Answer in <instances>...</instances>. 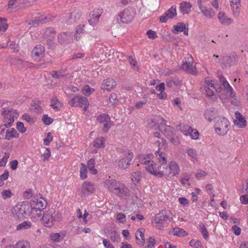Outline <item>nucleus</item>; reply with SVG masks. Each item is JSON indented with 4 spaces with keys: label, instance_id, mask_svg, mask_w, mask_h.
Here are the masks:
<instances>
[{
    "label": "nucleus",
    "instance_id": "f257e3e1",
    "mask_svg": "<svg viewBox=\"0 0 248 248\" xmlns=\"http://www.w3.org/2000/svg\"><path fill=\"white\" fill-rule=\"evenodd\" d=\"M105 186L109 191L122 198H125L129 195V190L125 185L110 177L105 181Z\"/></svg>",
    "mask_w": 248,
    "mask_h": 248
},
{
    "label": "nucleus",
    "instance_id": "f03ea898",
    "mask_svg": "<svg viewBox=\"0 0 248 248\" xmlns=\"http://www.w3.org/2000/svg\"><path fill=\"white\" fill-rule=\"evenodd\" d=\"M135 9L133 7H129L124 9L122 12L119 13L117 16V21L119 20L123 23H128L134 18L135 15Z\"/></svg>",
    "mask_w": 248,
    "mask_h": 248
},
{
    "label": "nucleus",
    "instance_id": "7ed1b4c3",
    "mask_svg": "<svg viewBox=\"0 0 248 248\" xmlns=\"http://www.w3.org/2000/svg\"><path fill=\"white\" fill-rule=\"evenodd\" d=\"M229 125L230 123L226 118H220L215 125V131L219 135H225L229 131Z\"/></svg>",
    "mask_w": 248,
    "mask_h": 248
},
{
    "label": "nucleus",
    "instance_id": "20e7f679",
    "mask_svg": "<svg viewBox=\"0 0 248 248\" xmlns=\"http://www.w3.org/2000/svg\"><path fill=\"white\" fill-rule=\"evenodd\" d=\"M31 213L38 214L37 212H41L46 206V201L43 198L34 199L31 201Z\"/></svg>",
    "mask_w": 248,
    "mask_h": 248
},
{
    "label": "nucleus",
    "instance_id": "39448f33",
    "mask_svg": "<svg viewBox=\"0 0 248 248\" xmlns=\"http://www.w3.org/2000/svg\"><path fill=\"white\" fill-rule=\"evenodd\" d=\"M2 115L4 116V122L7 124V126L11 127L14 122L15 118L18 117V113L16 110L10 108L8 111H3Z\"/></svg>",
    "mask_w": 248,
    "mask_h": 248
},
{
    "label": "nucleus",
    "instance_id": "423d86ee",
    "mask_svg": "<svg viewBox=\"0 0 248 248\" xmlns=\"http://www.w3.org/2000/svg\"><path fill=\"white\" fill-rule=\"evenodd\" d=\"M29 205L26 204H17L14 208L13 213L18 219H23L27 215V210L29 208Z\"/></svg>",
    "mask_w": 248,
    "mask_h": 248
},
{
    "label": "nucleus",
    "instance_id": "0eeeda50",
    "mask_svg": "<svg viewBox=\"0 0 248 248\" xmlns=\"http://www.w3.org/2000/svg\"><path fill=\"white\" fill-rule=\"evenodd\" d=\"M222 64L226 67L232 66L236 64L238 61V56L235 53L224 56L222 59Z\"/></svg>",
    "mask_w": 248,
    "mask_h": 248
},
{
    "label": "nucleus",
    "instance_id": "6e6552de",
    "mask_svg": "<svg viewBox=\"0 0 248 248\" xmlns=\"http://www.w3.org/2000/svg\"><path fill=\"white\" fill-rule=\"evenodd\" d=\"M172 214L169 210H162L155 216V220L160 221L163 223L167 221H170L172 219Z\"/></svg>",
    "mask_w": 248,
    "mask_h": 248
},
{
    "label": "nucleus",
    "instance_id": "1a4fd4ad",
    "mask_svg": "<svg viewBox=\"0 0 248 248\" xmlns=\"http://www.w3.org/2000/svg\"><path fill=\"white\" fill-rule=\"evenodd\" d=\"M41 221L42 223L46 227H51L54 225L55 219L52 212H48L43 214Z\"/></svg>",
    "mask_w": 248,
    "mask_h": 248
},
{
    "label": "nucleus",
    "instance_id": "9d476101",
    "mask_svg": "<svg viewBox=\"0 0 248 248\" xmlns=\"http://www.w3.org/2000/svg\"><path fill=\"white\" fill-rule=\"evenodd\" d=\"M177 15L176 6L172 5L165 14L160 17V21L163 23H166L169 19H171Z\"/></svg>",
    "mask_w": 248,
    "mask_h": 248
},
{
    "label": "nucleus",
    "instance_id": "9b49d317",
    "mask_svg": "<svg viewBox=\"0 0 248 248\" xmlns=\"http://www.w3.org/2000/svg\"><path fill=\"white\" fill-rule=\"evenodd\" d=\"M95 191V187L93 184L85 181L81 186V193L84 196H88L93 193Z\"/></svg>",
    "mask_w": 248,
    "mask_h": 248
},
{
    "label": "nucleus",
    "instance_id": "f8f14e48",
    "mask_svg": "<svg viewBox=\"0 0 248 248\" xmlns=\"http://www.w3.org/2000/svg\"><path fill=\"white\" fill-rule=\"evenodd\" d=\"M133 158L132 152L128 151V155L125 157L122 158L119 160L118 166L119 168L125 170L127 169L130 165V163Z\"/></svg>",
    "mask_w": 248,
    "mask_h": 248
},
{
    "label": "nucleus",
    "instance_id": "ddd939ff",
    "mask_svg": "<svg viewBox=\"0 0 248 248\" xmlns=\"http://www.w3.org/2000/svg\"><path fill=\"white\" fill-rule=\"evenodd\" d=\"M103 10L101 8H97L93 10L91 13V19H89V22L90 25L93 26L98 21L99 18L100 17Z\"/></svg>",
    "mask_w": 248,
    "mask_h": 248
},
{
    "label": "nucleus",
    "instance_id": "4468645a",
    "mask_svg": "<svg viewBox=\"0 0 248 248\" xmlns=\"http://www.w3.org/2000/svg\"><path fill=\"white\" fill-rule=\"evenodd\" d=\"M80 11L79 10H74L65 21V23L69 25L76 23L80 18Z\"/></svg>",
    "mask_w": 248,
    "mask_h": 248
},
{
    "label": "nucleus",
    "instance_id": "2eb2a0df",
    "mask_svg": "<svg viewBox=\"0 0 248 248\" xmlns=\"http://www.w3.org/2000/svg\"><path fill=\"white\" fill-rule=\"evenodd\" d=\"M236 120L234 121V124L240 128H243L246 126L247 122L243 115L238 111L235 113Z\"/></svg>",
    "mask_w": 248,
    "mask_h": 248
},
{
    "label": "nucleus",
    "instance_id": "dca6fc26",
    "mask_svg": "<svg viewBox=\"0 0 248 248\" xmlns=\"http://www.w3.org/2000/svg\"><path fill=\"white\" fill-rule=\"evenodd\" d=\"M192 62H193V58L191 56H188L185 60L183 62V64L182 65V68L185 71H188L190 73H193V69L192 67Z\"/></svg>",
    "mask_w": 248,
    "mask_h": 248
},
{
    "label": "nucleus",
    "instance_id": "f3484780",
    "mask_svg": "<svg viewBox=\"0 0 248 248\" xmlns=\"http://www.w3.org/2000/svg\"><path fill=\"white\" fill-rule=\"evenodd\" d=\"M202 13L207 18H212L215 15L214 11L210 7L205 6H199Z\"/></svg>",
    "mask_w": 248,
    "mask_h": 248
},
{
    "label": "nucleus",
    "instance_id": "a211bd4d",
    "mask_svg": "<svg viewBox=\"0 0 248 248\" xmlns=\"http://www.w3.org/2000/svg\"><path fill=\"white\" fill-rule=\"evenodd\" d=\"M144 232L145 229L142 228H140L138 229L136 233V239L137 241V244L141 246L144 245L145 241L144 239Z\"/></svg>",
    "mask_w": 248,
    "mask_h": 248
},
{
    "label": "nucleus",
    "instance_id": "6ab92c4d",
    "mask_svg": "<svg viewBox=\"0 0 248 248\" xmlns=\"http://www.w3.org/2000/svg\"><path fill=\"white\" fill-rule=\"evenodd\" d=\"M217 18L220 23L224 25L228 26L232 22V19L228 17L224 12H220L218 14Z\"/></svg>",
    "mask_w": 248,
    "mask_h": 248
},
{
    "label": "nucleus",
    "instance_id": "aec40b11",
    "mask_svg": "<svg viewBox=\"0 0 248 248\" xmlns=\"http://www.w3.org/2000/svg\"><path fill=\"white\" fill-rule=\"evenodd\" d=\"M116 86V81L111 78H108L104 80V83L102 85V88L108 91H110Z\"/></svg>",
    "mask_w": 248,
    "mask_h": 248
},
{
    "label": "nucleus",
    "instance_id": "412c9836",
    "mask_svg": "<svg viewBox=\"0 0 248 248\" xmlns=\"http://www.w3.org/2000/svg\"><path fill=\"white\" fill-rule=\"evenodd\" d=\"M56 32L53 28H48L46 29L43 36L44 38L50 42L53 41L55 38Z\"/></svg>",
    "mask_w": 248,
    "mask_h": 248
},
{
    "label": "nucleus",
    "instance_id": "4be33fe9",
    "mask_svg": "<svg viewBox=\"0 0 248 248\" xmlns=\"http://www.w3.org/2000/svg\"><path fill=\"white\" fill-rule=\"evenodd\" d=\"M45 52L44 47L42 46L39 45L35 46L31 52L32 56L33 58L42 57Z\"/></svg>",
    "mask_w": 248,
    "mask_h": 248
},
{
    "label": "nucleus",
    "instance_id": "5701e85b",
    "mask_svg": "<svg viewBox=\"0 0 248 248\" xmlns=\"http://www.w3.org/2000/svg\"><path fill=\"white\" fill-rule=\"evenodd\" d=\"M217 110L215 108H211L205 110L204 116L205 119L210 122L214 119Z\"/></svg>",
    "mask_w": 248,
    "mask_h": 248
},
{
    "label": "nucleus",
    "instance_id": "b1692460",
    "mask_svg": "<svg viewBox=\"0 0 248 248\" xmlns=\"http://www.w3.org/2000/svg\"><path fill=\"white\" fill-rule=\"evenodd\" d=\"M192 4L190 2L183 1L180 4V10L183 14H188L191 10Z\"/></svg>",
    "mask_w": 248,
    "mask_h": 248
},
{
    "label": "nucleus",
    "instance_id": "393cba45",
    "mask_svg": "<svg viewBox=\"0 0 248 248\" xmlns=\"http://www.w3.org/2000/svg\"><path fill=\"white\" fill-rule=\"evenodd\" d=\"M77 107L84 108V109L86 110L89 106L88 99L83 96H77Z\"/></svg>",
    "mask_w": 248,
    "mask_h": 248
},
{
    "label": "nucleus",
    "instance_id": "a878e982",
    "mask_svg": "<svg viewBox=\"0 0 248 248\" xmlns=\"http://www.w3.org/2000/svg\"><path fill=\"white\" fill-rule=\"evenodd\" d=\"M62 104L56 96H53L51 99V104L50 106L55 111H58L60 110Z\"/></svg>",
    "mask_w": 248,
    "mask_h": 248
},
{
    "label": "nucleus",
    "instance_id": "bb28decb",
    "mask_svg": "<svg viewBox=\"0 0 248 248\" xmlns=\"http://www.w3.org/2000/svg\"><path fill=\"white\" fill-rule=\"evenodd\" d=\"M70 37L71 35L69 32H62L58 37V41L61 44L63 45L69 41Z\"/></svg>",
    "mask_w": 248,
    "mask_h": 248
},
{
    "label": "nucleus",
    "instance_id": "cd10ccee",
    "mask_svg": "<svg viewBox=\"0 0 248 248\" xmlns=\"http://www.w3.org/2000/svg\"><path fill=\"white\" fill-rule=\"evenodd\" d=\"M224 88L225 91L226 92L227 95L230 96V97L234 98L236 97V95L232 88L231 86L228 82H224L222 85Z\"/></svg>",
    "mask_w": 248,
    "mask_h": 248
},
{
    "label": "nucleus",
    "instance_id": "c85d7f7f",
    "mask_svg": "<svg viewBox=\"0 0 248 248\" xmlns=\"http://www.w3.org/2000/svg\"><path fill=\"white\" fill-rule=\"evenodd\" d=\"M169 167L173 176H176L179 174L180 171L179 167L175 161H170L169 163Z\"/></svg>",
    "mask_w": 248,
    "mask_h": 248
},
{
    "label": "nucleus",
    "instance_id": "c756f323",
    "mask_svg": "<svg viewBox=\"0 0 248 248\" xmlns=\"http://www.w3.org/2000/svg\"><path fill=\"white\" fill-rule=\"evenodd\" d=\"M172 234L174 236L179 237H184L188 235V233L184 229L178 227H176L173 229L172 231Z\"/></svg>",
    "mask_w": 248,
    "mask_h": 248
},
{
    "label": "nucleus",
    "instance_id": "7c9ffc66",
    "mask_svg": "<svg viewBox=\"0 0 248 248\" xmlns=\"http://www.w3.org/2000/svg\"><path fill=\"white\" fill-rule=\"evenodd\" d=\"M174 129L170 125H166L164 129V134L166 137L170 140L173 139V136L174 135Z\"/></svg>",
    "mask_w": 248,
    "mask_h": 248
},
{
    "label": "nucleus",
    "instance_id": "2f4dec72",
    "mask_svg": "<svg viewBox=\"0 0 248 248\" xmlns=\"http://www.w3.org/2000/svg\"><path fill=\"white\" fill-rule=\"evenodd\" d=\"M155 154L159 162L162 163V165H166L167 158L165 153L163 152H160L159 150H158L155 152Z\"/></svg>",
    "mask_w": 248,
    "mask_h": 248
},
{
    "label": "nucleus",
    "instance_id": "473e14b6",
    "mask_svg": "<svg viewBox=\"0 0 248 248\" xmlns=\"http://www.w3.org/2000/svg\"><path fill=\"white\" fill-rule=\"evenodd\" d=\"M18 136L19 134L16 130L14 128H12L10 130H7L5 139L7 140H10L11 138H18Z\"/></svg>",
    "mask_w": 248,
    "mask_h": 248
},
{
    "label": "nucleus",
    "instance_id": "72a5a7b5",
    "mask_svg": "<svg viewBox=\"0 0 248 248\" xmlns=\"http://www.w3.org/2000/svg\"><path fill=\"white\" fill-rule=\"evenodd\" d=\"M47 19V16H40L36 17L32 20V26L37 27L39 25L44 23Z\"/></svg>",
    "mask_w": 248,
    "mask_h": 248
},
{
    "label": "nucleus",
    "instance_id": "f704fd0d",
    "mask_svg": "<svg viewBox=\"0 0 248 248\" xmlns=\"http://www.w3.org/2000/svg\"><path fill=\"white\" fill-rule=\"evenodd\" d=\"M104 138L103 137H100L96 138L93 141V145L95 148H103L105 147Z\"/></svg>",
    "mask_w": 248,
    "mask_h": 248
},
{
    "label": "nucleus",
    "instance_id": "c9c22d12",
    "mask_svg": "<svg viewBox=\"0 0 248 248\" xmlns=\"http://www.w3.org/2000/svg\"><path fill=\"white\" fill-rule=\"evenodd\" d=\"M84 26V25H79L77 27L75 34V37L77 40H78L80 38L81 34L84 33L85 30L83 28Z\"/></svg>",
    "mask_w": 248,
    "mask_h": 248
},
{
    "label": "nucleus",
    "instance_id": "e433bc0d",
    "mask_svg": "<svg viewBox=\"0 0 248 248\" xmlns=\"http://www.w3.org/2000/svg\"><path fill=\"white\" fill-rule=\"evenodd\" d=\"M32 224L30 221H24L17 226L16 230L19 231L28 229L30 228Z\"/></svg>",
    "mask_w": 248,
    "mask_h": 248
},
{
    "label": "nucleus",
    "instance_id": "4c0bfd02",
    "mask_svg": "<svg viewBox=\"0 0 248 248\" xmlns=\"http://www.w3.org/2000/svg\"><path fill=\"white\" fill-rule=\"evenodd\" d=\"M154 161L152 160H147L144 162L145 165L149 164L146 166L145 169L147 171L150 172L152 174H154L155 171V169L153 166Z\"/></svg>",
    "mask_w": 248,
    "mask_h": 248
},
{
    "label": "nucleus",
    "instance_id": "58836bf2",
    "mask_svg": "<svg viewBox=\"0 0 248 248\" xmlns=\"http://www.w3.org/2000/svg\"><path fill=\"white\" fill-rule=\"evenodd\" d=\"M177 127L178 130L182 132L186 136L188 135L189 131H190V129L191 128V127L188 125H184L182 124L178 125Z\"/></svg>",
    "mask_w": 248,
    "mask_h": 248
},
{
    "label": "nucleus",
    "instance_id": "ea45409f",
    "mask_svg": "<svg viewBox=\"0 0 248 248\" xmlns=\"http://www.w3.org/2000/svg\"><path fill=\"white\" fill-rule=\"evenodd\" d=\"M31 109L34 111L40 113L41 112L42 108L40 105V102L38 100H33L31 104Z\"/></svg>",
    "mask_w": 248,
    "mask_h": 248
},
{
    "label": "nucleus",
    "instance_id": "a19ab883",
    "mask_svg": "<svg viewBox=\"0 0 248 248\" xmlns=\"http://www.w3.org/2000/svg\"><path fill=\"white\" fill-rule=\"evenodd\" d=\"M50 237L54 242H60L64 237V235L60 233H53L50 235Z\"/></svg>",
    "mask_w": 248,
    "mask_h": 248
},
{
    "label": "nucleus",
    "instance_id": "79ce46f5",
    "mask_svg": "<svg viewBox=\"0 0 248 248\" xmlns=\"http://www.w3.org/2000/svg\"><path fill=\"white\" fill-rule=\"evenodd\" d=\"M186 25L183 22H179L176 25L173 26L174 31L173 32L175 34H177L178 32H182L185 29Z\"/></svg>",
    "mask_w": 248,
    "mask_h": 248
},
{
    "label": "nucleus",
    "instance_id": "37998d69",
    "mask_svg": "<svg viewBox=\"0 0 248 248\" xmlns=\"http://www.w3.org/2000/svg\"><path fill=\"white\" fill-rule=\"evenodd\" d=\"M240 1L241 0H231L232 8L233 11L235 10V12L237 13L239 12Z\"/></svg>",
    "mask_w": 248,
    "mask_h": 248
},
{
    "label": "nucleus",
    "instance_id": "c03bdc74",
    "mask_svg": "<svg viewBox=\"0 0 248 248\" xmlns=\"http://www.w3.org/2000/svg\"><path fill=\"white\" fill-rule=\"evenodd\" d=\"M199 228L201 232L203 235V238L205 239H207L209 237V233L208 231H207L205 226L202 222H201L200 223Z\"/></svg>",
    "mask_w": 248,
    "mask_h": 248
},
{
    "label": "nucleus",
    "instance_id": "a18cd8bd",
    "mask_svg": "<svg viewBox=\"0 0 248 248\" xmlns=\"http://www.w3.org/2000/svg\"><path fill=\"white\" fill-rule=\"evenodd\" d=\"M87 167L89 170L92 171L93 174H96L97 171L94 169V160L93 158H91L87 163Z\"/></svg>",
    "mask_w": 248,
    "mask_h": 248
},
{
    "label": "nucleus",
    "instance_id": "49530a36",
    "mask_svg": "<svg viewBox=\"0 0 248 248\" xmlns=\"http://www.w3.org/2000/svg\"><path fill=\"white\" fill-rule=\"evenodd\" d=\"M110 240L113 242H119L121 238L119 234L116 231H112L110 233Z\"/></svg>",
    "mask_w": 248,
    "mask_h": 248
},
{
    "label": "nucleus",
    "instance_id": "de8ad7c7",
    "mask_svg": "<svg viewBox=\"0 0 248 248\" xmlns=\"http://www.w3.org/2000/svg\"><path fill=\"white\" fill-rule=\"evenodd\" d=\"M110 118L108 114H100L97 118V120L101 123H103L105 122H109L110 121Z\"/></svg>",
    "mask_w": 248,
    "mask_h": 248
},
{
    "label": "nucleus",
    "instance_id": "09e8293b",
    "mask_svg": "<svg viewBox=\"0 0 248 248\" xmlns=\"http://www.w3.org/2000/svg\"><path fill=\"white\" fill-rule=\"evenodd\" d=\"M15 247V248H30V244L26 241H20L16 243Z\"/></svg>",
    "mask_w": 248,
    "mask_h": 248
},
{
    "label": "nucleus",
    "instance_id": "8fccbe9b",
    "mask_svg": "<svg viewBox=\"0 0 248 248\" xmlns=\"http://www.w3.org/2000/svg\"><path fill=\"white\" fill-rule=\"evenodd\" d=\"M81 168L80 170V178L82 179H85L87 177V168L86 165L82 163L81 164Z\"/></svg>",
    "mask_w": 248,
    "mask_h": 248
},
{
    "label": "nucleus",
    "instance_id": "3c124183",
    "mask_svg": "<svg viewBox=\"0 0 248 248\" xmlns=\"http://www.w3.org/2000/svg\"><path fill=\"white\" fill-rule=\"evenodd\" d=\"M131 177L132 182L134 184H136V183H138L140 179V172H136L132 173Z\"/></svg>",
    "mask_w": 248,
    "mask_h": 248
},
{
    "label": "nucleus",
    "instance_id": "603ef678",
    "mask_svg": "<svg viewBox=\"0 0 248 248\" xmlns=\"http://www.w3.org/2000/svg\"><path fill=\"white\" fill-rule=\"evenodd\" d=\"M6 19L0 17V31H5L8 28V25L6 24Z\"/></svg>",
    "mask_w": 248,
    "mask_h": 248
},
{
    "label": "nucleus",
    "instance_id": "864d4df0",
    "mask_svg": "<svg viewBox=\"0 0 248 248\" xmlns=\"http://www.w3.org/2000/svg\"><path fill=\"white\" fill-rule=\"evenodd\" d=\"M190 246L195 248H200L202 247V244L199 240L192 239L189 243Z\"/></svg>",
    "mask_w": 248,
    "mask_h": 248
},
{
    "label": "nucleus",
    "instance_id": "5fc2aeb1",
    "mask_svg": "<svg viewBox=\"0 0 248 248\" xmlns=\"http://www.w3.org/2000/svg\"><path fill=\"white\" fill-rule=\"evenodd\" d=\"M94 90V89L90 88L88 85H86L83 87L82 93L85 95L88 96L90 95L91 93H93Z\"/></svg>",
    "mask_w": 248,
    "mask_h": 248
},
{
    "label": "nucleus",
    "instance_id": "6e6d98bb",
    "mask_svg": "<svg viewBox=\"0 0 248 248\" xmlns=\"http://www.w3.org/2000/svg\"><path fill=\"white\" fill-rule=\"evenodd\" d=\"M188 133V135H190L192 139L194 140L198 139L199 133L196 129L191 128Z\"/></svg>",
    "mask_w": 248,
    "mask_h": 248
},
{
    "label": "nucleus",
    "instance_id": "4d7b16f0",
    "mask_svg": "<svg viewBox=\"0 0 248 248\" xmlns=\"http://www.w3.org/2000/svg\"><path fill=\"white\" fill-rule=\"evenodd\" d=\"M51 75L53 78H59L61 77L63 78L66 75L63 74L62 71H53Z\"/></svg>",
    "mask_w": 248,
    "mask_h": 248
},
{
    "label": "nucleus",
    "instance_id": "13d9d810",
    "mask_svg": "<svg viewBox=\"0 0 248 248\" xmlns=\"http://www.w3.org/2000/svg\"><path fill=\"white\" fill-rule=\"evenodd\" d=\"M2 197L3 199L6 200L8 198H10L12 196L13 194L10 189L4 190L1 192Z\"/></svg>",
    "mask_w": 248,
    "mask_h": 248
},
{
    "label": "nucleus",
    "instance_id": "bf43d9fd",
    "mask_svg": "<svg viewBox=\"0 0 248 248\" xmlns=\"http://www.w3.org/2000/svg\"><path fill=\"white\" fill-rule=\"evenodd\" d=\"M42 120L46 125H49L53 122V119L49 117L47 115H44L43 116Z\"/></svg>",
    "mask_w": 248,
    "mask_h": 248
},
{
    "label": "nucleus",
    "instance_id": "052dcab7",
    "mask_svg": "<svg viewBox=\"0 0 248 248\" xmlns=\"http://www.w3.org/2000/svg\"><path fill=\"white\" fill-rule=\"evenodd\" d=\"M16 128L21 133H23L26 131V128L24 127V124L22 122H18L17 123Z\"/></svg>",
    "mask_w": 248,
    "mask_h": 248
},
{
    "label": "nucleus",
    "instance_id": "680f3d73",
    "mask_svg": "<svg viewBox=\"0 0 248 248\" xmlns=\"http://www.w3.org/2000/svg\"><path fill=\"white\" fill-rule=\"evenodd\" d=\"M53 140V136L51 135L50 132L47 134V138L44 140V144L46 146L49 145L50 142Z\"/></svg>",
    "mask_w": 248,
    "mask_h": 248
},
{
    "label": "nucleus",
    "instance_id": "e2e57ef3",
    "mask_svg": "<svg viewBox=\"0 0 248 248\" xmlns=\"http://www.w3.org/2000/svg\"><path fill=\"white\" fill-rule=\"evenodd\" d=\"M154 226L157 229L162 230L163 229V222L158 221V220H155V219H154V221L153 222Z\"/></svg>",
    "mask_w": 248,
    "mask_h": 248
},
{
    "label": "nucleus",
    "instance_id": "0e129e2a",
    "mask_svg": "<svg viewBox=\"0 0 248 248\" xmlns=\"http://www.w3.org/2000/svg\"><path fill=\"white\" fill-rule=\"evenodd\" d=\"M146 34L148 35V37L151 39H154L157 37V35L156 32L152 31V30L148 31Z\"/></svg>",
    "mask_w": 248,
    "mask_h": 248
},
{
    "label": "nucleus",
    "instance_id": "69168bd1",
    "mask_svg": "<svg viewBox=\"0 0 248 248\" xmlns=\"http://www.w3.org/2000/svg\"><path fill=\"white\" fill-rule=\"evenodd\" d=\"M125 215L121 213H119L117 214L116 218L120 222L124 223L125 222Z\"/></svg>",
    "mask_w": 248,
    "mask_h": 248
},
{
    "label": "nucleus",
    "instance_id": "338daca9",
    "mask_svg": "<svg viewBox=\"0 0 248 248\" xmlns=\"http://www.w3.org/2000/svg\"><path fill=\"white\" fill-rule=\"evenodd\" d=\"M186 153L192 158H196L197 155L196 150L192 148L188 149Z\"/></svg>",
    "mask_w": 248,
    "mask_h": 248
},
{
    "label": "nucleus",
    "instance_id": "774afa93",
    "mask_svg": "<svg viewBox=\"0 0 248 248\" xmlns=\"http://www.w3.org/2000/svg\"><path fill=\"white\" fill-rule=\"evenodd\" d=\"M148 242L147 248H153L155 244V239L153 237H150Z\"/></svg>",
    "mask_w": 248,
    "mask_h": 248
}]
</instances>
